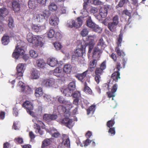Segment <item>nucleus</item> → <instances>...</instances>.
I'll return each instance as SVG.
<instances>
[{
  "label": "nucleus",
  "mask_w": 148,
  "mask_h": 148,
  "mask_svg": "<svg viewBox=\"0 0 148 148\" xmlns=\"http://www.w3.org/2000/svg\"><path fill=\"white\" fill-rule=\"evenodd\" d=\"M95 38L96 36L95 35L89 36L86 42L83 40L82 41H78L77 49L75 51L74 54L72 56V59L76 60L78 57H81L85 53L86 47L88 45V53H91L94 45V41Z\"/></svg>",
  "instance_id": "1"
},
{
  "label": "nucleus",
  "mask_w": 148,
  "mask_h": 148,
  "mask_svg": "<svg viewBox=\"0 0 148 148\" xmlns=\"http://www.w3.org/2000/svg\"><path fill=\"white\" fill-rule=\"evenodd\" d=\"M27 41L31 43H32L36 45L42 47L43 45L42 42V38L39 36H34L31 33H29L27 35Z\"/></svg>",
  "instance_id": "2"
},
{
  "label": "nucleus",
  "mask_w": 148,
  "mask_h": 148,
  "mask_svg": "<svg viewBox=\"0 0 148 148\" xmlns=\"http://www.w3.org/2000/svg\"><path fill=\"white\" fill-rule=\"evenodd\" d=\"M23 43V42L21 40L17 41V45L12 54L13 57L15 59H18L20 56L24 54V51L23 47L21 46Z\"/></svg>",
  "instance_id": "3"
},
{
  "label": "nucleus",
  "mask_w": 148,
  "mask_h": 148,
  "mask_svg": "<svg viewBox=\"0 0 148 148\" xmlns=\"http://www.w3.org/2000/svg\"><path fill=\"white\" fill-rule=\"evenodd\" d=\"M23 106L26 110L27 112L33 117H34V113L32 111L33 109V106L32 103L29 101H27L25 102L23 104Z\"/></svg>",
  "instance_id": "4"
},
{
  "label": "nucleus",
  "mask_w": 148,
  "mask_h": 148,
  "mask_svg": "<svg viewBox=\"0 0 148 148\" xmlns=\"http://www.w3.org/2000/svg\"><path fill=\"white\" fill-rule=\"evenodd\" d=\"M16 69L17 71L16 78L20 79L23 75V73L25 69V64L22 63L19 64L17 65Z\"/></svg>",
  "instance_id": "5"
},
{
  "label": "nucleus",
  "mask_w": 148,
  "mask_h": 148,
  "mask_svg": "<svg viewBox=\"0 0 148 148\" xmlns=\"http://www.w3.org/2000/svg\"><path fill=\"white\" fill-rule=\"evenodd\" d=\"M55 80L53 78L46 79L43 80L42 83V86L47 87H52L54 84Z\"/></svg>",
  "instance_id": "6"
},
{
  "label": "nucleus",
  "mask_w": 148,
  "mask_h": 148,
  "mask_svg": "<svg viewBox=\"0 0 148 148\" xmlns=\"http://www.w3.org/2000/svg\"><path fill=\"white\" fill-rule=\"evenodd\" d=\"M61 122L62 124H64L69 129L72 128L74 124L72 119H70L68 117L62 119Z\"/></svg>",
  "instance_id": "7"
},
{
  "label": "nucleus",
  "mask_w": 148,
  "mask_h": 148,
  "mask_svg": "<svg viewBox=\"0 0 148 148\" xmlns=\"http://www.w3.org/2000/svg\"><path fill=\"white\" fill-rule=\"evenodd\" d=\"M57 98L58 99V101L59 102L63 103L64 106H66V107L68 110H70L72 108V103L69 101L65 100L62 96H57Z\"/></svg>",
  "instance_id": "8"
},
{
  "label": "nucleus",
  "mask_w": 148,
  "mask_h": 148,
  "mask_svg": "<svg viewBox=\"0 0 148 148\" xmlns=\"http://www.w3.org/2000/svg\"><path fill=\"white\" fill-rule=\"evenodd\" d=\"M33 19L36 23H42L45 21L44 15L41 13L35 14L34 15Z\"/></svg>",
  "instance_id": "9"
},
{
  "label": "nucleus",
  "mask_w": 148,
  "mask_h": 148,
  "mask_svg": "<svg viewBox=\"0 0 148 148\" xmlns=\"http://www.w3.org/2000/svg\"><path fill=\"white\" fill-rule=\"evenodd\" d=\"M102 49L98 47H95L93 51L92 57L98 60L100 58L102 53Z\"/></svg>",
  "instance_id": "10"
},
{
  "label": "nucleus",
  "mask_w": 148,
  "mask_h": 148,
  "mask_svg": "<svg viewBox=\"0 0 148 148\" xmlns=\"http://www.w3.org/2000/svg\"><path fill=\"white\" fill-rule=\"evenodd\" d=\"M110 6L108 5H105L100 8L99 11V14L102 18H105L107 15L108 10Z\"/></svg>",
  "instance_id": "11"
},
{
  "label": "nucleus",
  "mask_w": 148,
  "mask_h": 148,
  "mask_svg": "<svg viewBox=\"0 0 148 148\" xmlns=\"http://www.w3.org/2000/svg\"><path fill=\"white\" fill-rule=\"evenodd\" d=\"M40 76L39 72L37 69H32L30 76L31 79H38L39 78Z\"/></svg>",
  "instance_id": "12"
},
{
  "label": "nucleus",
  "mask_w": 148,
  "mask_h": 148,
  "mask_svg": "<svg viewBox=\"0 0 148 148\" xmlns=\"http://www.w3.org/2000/svg\"><path fill=\"white\" fill-rule=\"evenodd\" d=\"M53 74L58 77H62L64 76V73L63 70L59 68H56L54 70Z\"/></svg>",
  "instance_id": "13"
},
{
  "label": "nucleus",
  "mask_w": 148,
  "mask_h": 148,
  "mask_svg": "<svg viewBox=\"0 0 148 148\" xmlns=\"http://www.w3.org/2000/svg\"><path fill=\"white\" fill-rule=\"evenodd\" d=\"M47 63L48 64L52 67L57 66L59 64L57 60L54 58L48 59L47 60Z\"/></svg>",
  "instance_id": "14"
},
{
  "label": "nucleus",
  "mask_w": 148,
  "mask_h": 148,
  "mask_svg": "<svg viewBox=\"0 0 148 148\" xmlns=\"http://www.w3.org/2000/svg\"><path fill=\"white\" fill-rule=\"evenodd\" d=\"M59 23V18L56 16H51L49 19L50 24L53 26L57 25Z\"/></svg>",
  "instance_id": "15"
},
{
  "label": "nucleus",
  "mask_w": 148,
  "mask_h": 148,
  "mask_svg": "<svg viewBox=\"0 0 148 148\" xmlns=\"http://www.w3.org/2000/svg\"><path fill=\"white\" fill-rule=\"evenodd\" d=\"M57 109L59 112L65 113V116H70L69 113H68L69 110L67 109L66 106H63L62 105H60L58 107Z\"/></svg>",
  "instance_id": "16"
},
{
  "label": "nucleus",
  "mask_w": 148,
  "mask_h": 148,
  "mask_svg": "<svg viewBox=\"0 0 148 148\" xmlns=\"http://www.w3.org/2000/svg\"><path fill=\"white\" fill-rule=\"evenodd\" d=\"M118 85L115 84L113 85L111 92H107V94L109 98L113 97L115 96V92H116L117 89Z\"/></svg>",
  "instance_id": "17"
},
{
  "label": "nucleus",
  "mask_w": 148,
  "mask_h": 148,
  "mask_svg": "<svg viewBox=\"0 0 148 148\" xmlns=\"http://www.w3.org/2000/svg\"><path fill=\"white\" fill-rule=\"evenodd\" d=\"M9 12L8 10L5 8L3 7L0 9V16L1 20H3L5 17L8 15Z\"/></svg>",
  "instance_id": "18"
},
{
  "label": "nucleus",
  "mask_w": 148,
  "mask_h": 148,
  "mask_svg": "<svg viewBox=\"0 0 148 148\" xmlns=\"http://www.w3.org/2000/svg\"><path fill=\"white\" fill-rule=\"evenodd\" d=\"M32 29L35 32H41L45 29L46 27L45 25L42 26H38L36 25H33L32 26Z\"/></svg>",
  "instance_id": "19"
},
{
  "label": "nucleus",
  "mask_w": 148,
  "mask_h": 148,
  "mask_svg": "<svg viewBox=\"0 0 148 148\" xmlns=\"http://www.w3.org/2000/svg\"><path fill=\"white\" fill-rule=\"evenodd\" d=\"M36 65L39 68H43L45 66L46 63L45 61L42 59H39L36 60Z\"/></svg>",
  "instance_id": "20"
},
{
  "label": "nucleus",
  "mask_w": 148,
  "mask_h": 148,
  "mask_svg": "<svg viewBox=\"0 0 148 148\" xmlns=\"http://www.w3.org/2000/svg\"><path fill=\"white\" fill-rule=\"evenodd\" d=\"M39 125H38L37 124L35 123L34 127V129L36 130H41V129H46V127L44 123L41 121H39L38 122Z\"/></svg>",
  "instance_id": "21"
},
{
  "label": "nucleus",
  "mask_w": 148,
  "mask_h": 148,
  "mask_svg": "<svg viewBox=\"0 0 148 148\" xmlns=\"http://www.w3.org/2000/svg\"><path fill=\"white\" fill-rule=\"evenodd\" d=\"M75 27L76 28H78L80 27L82 25L83 23V20L81 17H78L75 21Z\"/></svg>",
  "instance_id": "22"
},
{
  "label": "nucleus",
  "mask_w": 148,
  "mask_h": 148,
  "mask_svg": "<svg viewBox=\"0 0 148 148\" xmlns=\"http://www.w3.org/2000/svg\"><path fill=\"white\" fill-rule=\"evenodd\" d=\"M88 71V70H86L81 74H78L75 75L76 77L79 81L83 82L84 79L86 77Z\"/></svg>",
  "instance_id": "23"
},
{
  "label": "nucleus",
  "mask_w": 148,
  "mask_h": 148,
  "mask_svg": "<svg viewBox=\"0 0 148 148\" xmlns=\"http://www.w3.org/2000/svg\"><path fill=\"white\" fill-rule=\"evenodd\" d=\"M86 4L83 5V9L81 11L80 14L82 15L80 17L83 19L85 17H87L88 15V12L86 9Z\"/></svg>",
  "instance_id": "24"
},
{
  "label": "nucleus",
  "mask_w": 148,
  "mask_h": 148,
  "mask_svg": "<svg viewBox=\"0 0 148 148\" xmlns=\"http://www.w3.org/2000/svg\"><path fill=\"white\" fill-rule=\"evenodd\" d=\"M68 88L66 89L62 88L61 90V92L66 96H71L72 95L73 92H71L70 90V89L68 90Z\"/></svg>",
  "instance_id": "25"
},
{
  "label": "nucleus",
  "mask_w": 148,
  "mask_h": 148,
  "mask_svg": "<svg viewBox=\"0 0 148 148\" xmlns=\"http://www.w3.org/2000/svg\"><path fill=\"white\" fill-rule=\"evenodd\" d=\"M120 73L119 71H117L113 73L112 75L111 78L117 82L119 79L120 78Z\"/></svg>",
  "instance_id": "26"
},
{
  "label": "nucleus",
  "mask_w": 148,
  "mask_h": 148,
  "mask_svg": "<svg viewBox=\"0 0 148 148\" xmlns=\"http://www.w3.org/2000/svg\"><path fill=\"white\" fill-rule=\"evenodd\" d=\"M12 6L15 12H18L20 10V5L17 1H14L12 2Z\"/></svg>",
  "instance_id": "27"
},
{
  "label": "nucleus",
  "mask_w": 148,
  "mask_h": 148,
  "mask_svg": "<svg viewBox=\"0 0 148 148\" xmlns=\"http://www.w3.org/2000/svg\"><path fill=\"white\" fill-rule=\"evenodd\" d=\"M47 132H49L52 136L55 138L58 137L60 136V133L57 132H55V131L57 130H46Z\"/></svg>",
  "instance_id": "28"
},
{
  "label": "nucleus",
  "mask_w": 148,
  "mask_h": 148,
  "mask_svg": "<svg viewBox=\"0 0 148 148\" xmlns=\"http://www.w3.org/2000/svg\"><path fill=\"white\" fill-rule=\"evenodd\" d=\"M117 25L113 22H109L108 24V27L109 29L112 32L115 31Z\"/></svg>",
  "instance_id": "29"
},
{
  "label": "nucleus",
  "mask_w": 148,
  "mask_h": 148,
  "mask_svg": "<svg viewBox=\"0 0 148 148\" xmlns=\"http://www.w3.org/2000/svg\"><path fill=\"white\" fill-rule=\"evenodd\" d=\"M10 41L9 37L7 36H4L2 38L1 42L4 45H7Z\"/></svg>",
  "instance_id": "30"
},
{
  "label": "nucleus",
  "mask_w": 148,
  "mask_h": 148,
  "mask_svg": "<svg viewBox=\"0 0 148 148\" xmlns=\"http://www.w3.org/2000/svg\"><path fill=\"white\" fill-rule=\"evenodd\" d=\"M72 67L71 65L67 64L65 65L63 70L64 72L66 73H69L71 71Z\"/></svg>",
  "instance_id": "31"
},
{
  "label": "nucleus",
  "mask_w": 148,
  "mask_h": 148,
  "mask_svg": "<svg viewBox=\"0 0 148 148\" xmlns=\"http://www.w3.org/2000/svg\"><path fill=\"white\" fill-rule=\"evenodd\" d=\"M43 97L44 100L47 102L52 104L54 103V102L52 100V98H51V97L50 95L45 94L43 95Z\"/></svg>",
  "instance_id": "32"
},
{
  "label": "nucleus",
  "mask_w": 148,
  "mask_h": 148,
  "mask_svg": "<svg viewBox=\"0 0 148 148\" xmlns=\"http://www.w3.org/2000/svg\"><path fill=\"white\" fill-rule=\"evenodd\" d=\"M48 7L49 10L52 11H55L58 9L57 5L54 3H50Z\"/></svg>",
  "instance_id": "33"
},
{
  "label": "nucleus",
  "mask_w": 148,
  "mask_h": 148,
  "mask_svg": "<svg viewBox=\"0 0 148 148\" xmlns=\"http://www.w3.org/2000/svg\"><path fill=\"white\" fill-rule=\"evenodd\" d=\"M97 47L102 49H103L105 48L106 45L105 44L102 38H101L99 39L97 44Z\"/></svg>",
  "instance_id": "34"
},
{
  "label": "nucleus",
  "mask_w": 148,
  "mask_h": 148,
  "mask_svg": "<svg viewBox=\"0 0 148 148\" xmlns=\"http://www.w3.org/2000/svg\"><path fill=\"white\" fill-rule=\"evenodd\" d=\"M25 87V85L22 81L19 82L17 87L21 91H24Z\"/></svg>",
  "instance_id": "35"
},
{
  "label": "nucleus",
  "mask_w": 148,
  "mask_h": 148,
  "mask_svg": "<svg viewBox=\"0 0 148 148\" xmlns=\"http://www.w3.org/2000/svg\"><path fill=\"white\" fill-rule=\"evenodd\" d=\"M42 90L41 88H39L36 89L35 91V95L37 97H39L42 95Z\"/></svg>",
  "instance_id": "36"
},
{
  "label": "nucleus",
  "mask_w": 148,
  "mask_h": 148,
  "mask_svg": "<svg viewBox=\"0 0 148 148\" xmlns=\"http://www.w3.org/2000/svg\"><path fill=\"white\" fill-rule=\"evenodd\" d=\"M37 5L35 3V0H29L28 2L29 7L31 9H34Z\"/></svg>",
  "instance_id": "37"
},
{
  "label": "nucleus",
  "mask_w": 148,
  "mask_h": 148,
  "mask_svg": "<svg viewBox=\"0 0 148 148\" xmlns=\"http://www.w3.org/2000/svg\"><path fill=\"white\" fill-rule=\"evenodd\" d=\"M68 89H70V90L71 92H73V90H74L75 89V82L74 81H73L70 82L68 86Z\"/></svg>",
  "instance_id": "38"
},
{
  "label": "nucleus",
  "mask_w": 148,
  "mask_h": 148,
  "mask_svg": "<svg viewBox=\"0 0 148 148\" xmlns=\"http://www.w3.org/2000/svg\"><path fill=\"white\" fill-rule=\"evenodd\" d=\"M95 23L89 18L86 21L87 25L89 27L92 28L95 26Z\"/></svg>",
  "instance_id": "39"
},
{
  "label": "nucleus",
  "mask_w": 148,
  "mask_h": 148,
  "mask_svg": "<svg viewBox=\"0 0 148 148\" xmlns=\"http://www.w3.org/2000/svg\"><path fill=\"white\" fill-rule=\"evenodd\" d=\"M47 33L48 37L49 38H52L54 37L55 34L54 30L52 29H50Z\"/></svg>",
  "instance_id": "40"
},
{
  "label": "nucleus",
  "mask_w": 148,
  "mask_h": 148,
  "mask_svg": "<svg viewBox=\"0 0 148 148\" xmlns=\"http://www.w3.org/2000/svg\"><path fill=\"white\" fill-rule=\"evenodd\" d=\"M50 143V141L49 139H46L42 143L41 146L42 148H45V147L49 145Z\"/></svg>",
  "instance_id": "41"
},
{
  "label": "nucleus",
  "mask_w": 148,
  "mask_h": 148,
  "mask_svg": "<svg viewBox=\"0 0 148 148\" xmlns=\"http://www.w3.org/2000/svg\"><path fill=\"white\" fill-rule=\"evenodd\" d=\"M97 60L94 59L93 60L90 62L89 67L90 68H93L96 66Z\"/></svg>",
  "instance_id": "42"
},
{
  "label": "nucleus",
  "mask_w": 148,
  "mask_h": 148,
  "mask_svg": "<svg viewBox=\"0 0 148 148\" xmlns=\"http://www.w3.org/2000/svg\"><path fill=\"white\" fill-rule=\"evenodd\" d=\"M21 92H23L24 93L29 94L32 93V89L28 86H26L25 87L24 91Z\"/></svg>",
  "instance_id": "43"
},
{
  "label": "nucleus",
  "mask_w": 148,
  "mask_h": 148,
  "mask_svg": "<svg viewBox=\"0 0 148 148\" xmlns=\"http://www.w3.org/2000/svg\"><path fill=\"white\" fill-rule=\"evenodd\" d=\"M59 12L62 14H66L68 12L66 7L63 5L61 6L59 8Z\"/></svg>",
  "instance_id": "44"
},
{
  "label": "nucleus",
  "mask_w": 148,
  "mask_h": 148,
  "mask_svg": "<svg viewBox=\"0 0 148 148\" xmlns=\"http://www.w3.org/2000/svg\"><path fill=\"white\" fill-rule=\"evenodd\" d=\"M95 110V106L92 105L90 106L87 110V114L88 115L91 113L92 114H93Z\"/></svg>",
  "instance_id": "45"
},
{
  "label": "nucleus",
  "mask_w": 148,
  "mask_h": 148,
  "mask_svg": "<svg viewBox=\"0 0 148 148\" xmlns=\"http://www.w3.org/2000/svg\"><path fill=\"white\" fill-rule=\"evenodd\" d=\"M29 55L30 56L33 58H35L37 57L38 55V53L35 51L31 50L29 51Z\"/></svg>",
  "instance_id": "46"
},
{
  "label": "nucleus",
  "mask_w": 148,
  "mask_h": 148,
  "mask_svg": "<svg viewBox=\"0 0 148 148\" xmlns=\"http://www.w3.org/2000/svg\"><path fill=\"white\" fill-rule=\"evenodd\" d=\"M75 22L74 20H69L67 21V26L70 28H72L73 27H75L74 23H75Z\"/></svg>",
  "instance_id": "47"
},
{
  "label": "nucleus",
  "mask_w": 148,
  "mask_h": 148,
  "mask_svg": "<svg viewBox=\"0 0 148 148\" xmlns=\"http://www.w3.org/2000/svg\"><path fill=\"white\" fill-rule=\"evenodd\" d=\"M63 136L64 138H65L66 139L65 142L63 143L64 144L67 146V147H68V145H70V141L68 136L66 134H64Z\"/></svg>",
  "instance_id": "48"
},
{
  "label": "nucleus",
  "mask_w": 148,
  "mask_h": 148,
  "mask_svg": "<svg viewBox=\"0 0 148 148\" xmlns=\"http://www.w3.org/2000/svg\"><path fill=\"white\" fill-rule=\"evenodd\" d=\"M8 21V25L9 27L10 28H13L14 27V25L13 23V20L12 17H9Z\"/></svg>",
  "instance_id": "49"
},
{
  "label": "nucleus",
  "mask_w": 148,
  "mask_h": 148,
  "mask_svg": "<svg viewBox=\"0 0 148 148\" xmlns=\"http://www.w3.org/2000/svg\"><path fill=\"white\" fill-rule=\"evenodd\" d=\"M114 123L115 122L114 121V120H111L107 122V125L108 127H109V130H114V128H111V127H112V126L114 124Z\"/></svg>",
  "instance_id": "50"
},
{
  "label": "nucleus",
  "mask_w": 148,
  "mask_h": 148,
  "mask_svg": "<svg viewBox=\"0 0 148 148\" xmlns=\"http://www.w3.org/2000/svg\"><path fill=\"white\" fill-rule=\"evenodd\" d=\"M43 119L44 120L47 122L50 121H51L50 114H45L43 116Z\"/></svg>",
  "instance_id": "51"
},
{
  "label": "nucleus",
  "mask_w": 148,
  "mask_h": 148,
  "mask_svg": "<svg viewBox=\"0 0 148 148\" xmlns=\"http://www.w3.org/2000/svg\"><path fill=\"white\" fill-rule=\"evenodd\" d=\"M88 31L86 28H84L82 29L81 32V34L83 37L86 36L88 34Z\"/></svg>",
  "instance_id": "52"
},
{
  "label": "nucleus",
  "mask_w": 148,
  "mask_h": 148,
  "mask_svg": "<svg viewBox=\"0 0 148 148\" xmlns=\"http://www.w3.org/2000/svg\"><path fill=\"white\" fill-rule=\"evenodd\" d=\"M84 91L86 93L90 94H91L92 93V91L91 89L89 87L86 85V84L85 85Z\"/></svg>",
  "instance_id": "53"
},
{
  "label": "nucleus",
  "mask_w": 148,
  "mask_h": 148,
  "mask_svg": "<svg viewBox=\"0 0 148 148\" xmlns=\"http://www.w3.org/2000/svg\"><path fill=\"white\" fill-rule=\"evenodd\" d=\"M54 46L57 50H59L62 47V46L61 44L58 42H56L54 44Z\"/></svg>",
  "instance_id": "54"
},
{
  "label": "nucleus",
  "mask_w": 148,
  "mask_h": 148,
  "mask_svg": "<svg viewBox=\"0 0 148 148\" xmlns=\"http://www.w3.org/2000/svg\"><path fill=\"white\" fill-rule=\"evenodd\" d=\"M72 95L74 98L79 99L81 97V94L79 91H77L73 93Z\"/></svg>",
  "instance_id": "55"
},
{
  "label": "nucleus",
  "mask_w": 148,
  "mask_h": 148,
  "mask_svg": "<svg viewBox=\"0 0 148 148\" xmlns=\"http://www.w3.org/2000/svg\"><path fill=\"white\" fill-rule=\"evenodd\" d=\"M123 34L120 33L119 35V37L118 39L117 42V45L118 47L121 46V44L122 40Z\"/></svg>",
  "instance_id": "56"
},
{
  "label": "nucleus",
  "mask_w": 148,
  "mask_h": 148,
  "mask_svg": "<svg viewBox=\"0 0 148 148\" xmlns=\"http://www.w3.org/2000/svg\"><path fill=\"white\" fill-rule=\"evenodd\" d=\"M92 28L93 29L95 32L98 33H100L101 31V28L98 25H96L95 24V26Z\"/></svg>",
  "instance_id": "57"
},
{
  "label": "nucleus",
  "mask_w": 148,
  "mask_h": 148,
  "mask_svg": "<svg viewBox=\"0 0 148 148\" xmlns=\"http://www.w3.org/2000/svg\"><path fill=\"white\" fill-rule=\"evenodd\" d=\"M103 70L100 68H97L95 70L96 75H100L103 73Z\"/></svg>",
  "instance_id": "58"
},
{
  "label": "nucleus",
  "mask_w": 148,
  "mask_h": 148,
  "mask_svg": "<svg viewBox=\"0 0 148 148\" xmlns=\"http://www.w3.org/2000/svg\"><path fill=\"white\" fill-rule=\"evenodd\" d=\"M91 142V140L87 138L86 140H84L83 141V143L82 144H83V146L86 147L88 146Z\"/></svg>",
  "instance_id": "59"
},
{
  "label": "nucleus",
  "mask_w": 148,
  "mask_h": 148,
  "mask_svg": "<svg viewBox=\"0 0 148 148\" xmlns=\"http://www.w3.org/2000/svg\"><path fill=\"white\" fill-rule=\"evenodd\" d=\"M119 22V17L117 15L115 16L113 18L112 22L117 25Z\"/></svg>",
  "instance_id": "60"
},
{
  "label": "nucleus",
  "mask_w": 148,
  "mask_h": 148,
  "mask_svg": "<svg viewBox=\"0 0 148 148\" xmlns=\"http://www.w3.org/2000/svg\"><path fill=\"white\" fill-rule=\"evenodd\" d=\"M41 13L44 15L45 18V17H48L50 15V13L49 11L47 10H45Z\"/></svg>",
  "instance_id": "61"
},
{
  "label": "nucleus",
  "mask_w": 148,
  "mask_h": 148,
  "mask_svg": "<svg viewBox=\"0 0 148 148\" xmlns=\"http://www.w3.org/2000/svg\"><path fill=\"white\" fill-rule=\"evenodd\" d=\"M38 3L42 6H45L47 2V0H37Z\"/></svg>",
  "instance_id": "62"
},
{
  "label": "nucleus",
  "mask_w": 148,
  "mask_h": 148,
  "mask_svg": "<svg viewBox=\"0 0 148 148\" xmlns=\"http://www.w3.org/2000/svg\"><path fill=\"white\" fill-rule=\"evenodd\" d=\"M14 140L19 144H22L23 143V139L21 138L18 137V138H16Z\"/></svg>",
  "instance_id": "63"
},
{
  "label": "nucleus",
  "mask_w": 148,
  "mask_h": 148,
  "mask_svg": "<svg viewBox=\"0 0 148 148\" xmlns=\"http://www.w3.org/2000/svg\"><path fill=\"white\" fill-rule=\"evenodd\" d=\"M127 1L128 0H122L119 2L118 5L119 7H122L123 6L124 3H126Z\"/></svg>",
  "instance_id": "64"
}]
</instances>
